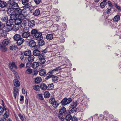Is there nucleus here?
Here are the masks:
<instances>
[{
	"instance_id": "29",
	"label": "nucleus",
	"mask_w": 121,
	"mask_h": 121,
	"mask_svg": "<svg viewBox=\"0 0 121 121\" xmlns=\"http://www.w3.org/2000/svg\"><path fill=\"white\" fill-rule=\"evenodd\" d=\"M24 41V40L21 38L17 41V43L18 45H20L23 43Z\"/></svg>"
},
{
	"instance_id": "63",
	"label": "nucleus",
	"mask_w": 121,
	"mask_h": 121,
	"mask_svg": "<svg viewBox=\"0 0 121 121\" xmlns=\"http://www.w3.org/2000/svg\"><path fill=\"white\" fill-rule=\"evenodd\" d=\"M112 11L110 8H108L107 9V13L108 14H109L111 13Z\"/></svg>"
},
{
	"instance_id": "39",
	"label": "nucleus",
	"mask_w": 121,
	"mask_h": 121,
	"mask_svg": "<svg viewBox=\"0 0 121 121\" xmlns=\"http://www.w3.org/2000/svg\"><path fill=\"white\" fill-rule=\"evenodd\" d=\"M120 16L119 15H117L114 17L113 21L115 22H117L120 19Z\"/></svg>"
},
{
	"instance_id": "43",
	"label": "nucleus",
	"mask_w": 121,
	"mask_h": 121,
	"mask_svg": "<svg viewBox=\"0 0 121 121\" xmlns=\"http://www.w3.org/2000/svg\"><path fill=\"white\" fill-rule=\"evenodd\" d=\"M72 108L68 112L69 114H71L75 112L77 110V108Z\"/></svg>"
},
{
	"instance_id": "34",
	"label": "nucleus",
	"mask_w": 121,
	"mask_h": 121,
	"mask_svg": "<svg viewBox=\"0 0 121 121\" xmlns=\"http://www.w3.org/2000/svg\"><path fill=\"white\" fill-rule=\"evenodd\" d=\"M22 12V10L21 9L17 8L16 9L15 13L18 16L21 14Z\"/></svg>"
},
{
	"instance_id": "20",
	"label": "nucleus",
	"mask_w": 121,
	"mask_h": 121,
	"mask_svg": "<svg viewBox=\"0 0 121 121\" xmlns=\"http://www.w3.org/2000/svg\"><path fill=\"white\" fill-rule=\"evenodd\" d=\"M27 16H25L24 15L22 14H20L18 16V18L20 21L23 20H25L24 19H27L26 17Z\"/></svg>"
},
{
	"instance_id": "52",
	"label": "nucleus",
	"mask_w": 121,
	"mask_h": 121,
	"mask_svg": "<svg viewBox=\"0 0 121 121\" xmlns=\"http://www.w3.org/2000/svg\"><path fill=\"white\" fill-rule=\"evenodd\" d=\"M38 32L37 30L34 29L32 30L31 32V33L32 34L34 35V36H35V35L37 34Z\"/></svg>"
},
{
	"instance_id": "3",
	"label": "nucleus",
	"mask_w": 121,
	"mask_h": 121,
	"mask_svg": "<svg viewBox=\"0 0 121 121\" xmlns=\"http://www.w3.org/2000/svg\"><path fill=\"white\" fill-rule=\"evenodd\" d=\"M63 66H59L58 67H56L55 69H53L51 70L49 72V73L51 74L52 75H54V74H57L59 72V71L61 69L63 68H61Z\"/></svg>"
},
{
	"instance_id": "4",
	"label": "nucleus",
	"mask_w": 121,
	"mask_h": 121,
	"mask_svg": "<svg viewBox=\"0 0 121 121\" xmlns=\"http://www.w3.org/2000/svg\"><path fill=\"white\" fill-rule=\"evenodd\" d=\"M88 107L87 104L86 103H83L79 105L78 109L81 112H83Z\"/></svg>"
},
{
	"instance_id": "14",
	"label": "nucleus",
	"mask_w": 121,
	"mask_h": 121,
	"mask_svg": "<svg viewBox=\"0 0 121 121\" xmlns=\"http://www.w3.org/2000/svg\"><path fill=\"white\" fill-rule=\"evenodd\" d=\"M29 45L31 47H35L36 46V43L35 41L33 40H30L29 42Z\"/></svg>"
},
{
	"instance_id": "1",
	"label": "nucleus",
	"mask_w": 121,
	"mask_h": 121,
	"mask_svg": "<svg viewBox=\"0 0 121 121\" xmlns=\"http://www.w3.org/2000/svg\"><path fill=\"white\" fill-rule=\"evenodd\" d=\"M11 30V28H8L6 27H3L1 28V35L3 36H5L7 34V32Z\"/></svg>"
},
{
	"instance_id": "61",
	"label": "nucleus",
	"mask_w": 121,
	"mask_h": 121,
	"mask_svg": "<svg viewBox=\"0 0 121 121\" xmlns=\"http://www.w3.org/2000/svg\"><path fill=\"white\" fill-rule=\"evenodd\" d=\"M59 41L61 43H64L65 41V39L63 37H62L59 39Z\"/></svg>"
},
{
	"instance_id": "45",
	"label": "nucleus",
	"mask_w": 121,
	"mask_h": 121,
	"mask_svg": "<svg viewBox=\"0 0 121 121\" xmlns=\"http://www.w3.org/2000/svg\"><path fill=\"white\" fill-rule=\"evenodd\" d=\"M44 96L45 98H48L50 96V94L48 92L46 91L44 93Z\"/></svg>"
},
{
	"instance_id": "57",
	"label": "nucleus",
	"mask_w": 121,
	"mask_h": 121,
	"mask_svg": "<svg viewBox=\"0 0 121 121\" xmlns=\"http://www.w3.org/2000/svg\"><path fill=\"white\" fill-rule=\"evenodd\" d=\"M5 110H6L5 107H2L0 106V113H3Z\"/></svg>"
},
{
	"instance_id": "17",
	"label": "nucleus",
	"mask_w": 121,
	"mask_h": 121,
	"mask_svg": "<svg viewBox=\"0 0 121 121\" xmlns=\"http://www.w3.org/2000/svg\"><path fill=\"white\" fill-rule=\"evenodd\" d=\"M19 28V26L17 24H15L14 25L13 27H12V30H13V31H17Z\"/></svg>"
},
{
	"instance_id": "21",
	"label": "nucleus",
	"mask_w": 121,
	"mask_h": 121,
	"mask_svg": "<svg viewBox=\"0 0 121 121\" xmlns=\"http://www.w3.org/2000/svg\"><path fill=\"white\" fill-rule=\"evenodd\" d=\"M53 37V36L52 34H47L46 36V39L48 40H52Z\"/></svg>"
},
{
	"instance_id": "28",
	"label": "nucleus",
	"mask_w": 121,
	"mask_h": 121,
	"mask_svg": "<svg viewBox=\"0 0 121 121\" xmlns=\"http://www.w3.org/2000/svg\"><path fill=\"white\" fill-rule=\"evenodd\" d=\"M30 35V33L28 32H24L22 34V36L23 38H27Z\"/></svg>"
},
{
	"instance_id": "6",
	"label": "nucleus",
	"mask_w": 121,
	"mask_h": 121,
	"mask_svg": "<svg viewBox=\"0 0 121 121\" xmlns=\"http://www.w3.org/2000/svg\"><path fill=\"white\" fill-rule=\"evenodd\" d=\"M49 102L55 108H56L59 104L58 102L56 101L54 98H52L50 99Z\"/></svg>"
},
{
	"instance_id": "37",
	"label": "nucleus",
	"mask_w": 121,
	"mask_h": 121,
	"mask_svg": "<svg viewBox=\"0 0 121 121\" xmlns=\"http://www.w3.org/2000/svg\"><path fill=\"white\" fill-rule=\"evenodd\" d=\"M40 88L43 90H46L47 88V86L44 83H42L41 84Z\"/></svg>"
},
{
	"instance_id": "35",
	"label": "nucleus",
	"mask_w": 121,
	"mask_h": 121,
	"mask_svg": "<svg viewBox=\"0 0 121 121\" xmlns=\"http://www.w3.org/2000/svg\"><path fill=\"white\" fill-rule=\"evenodd\" d=\"M10 40L7 39H5L3 41L2 44L4 46H6L8 45L9 43Z\"/></svg>"
},
{
	"instance_id": "36",
	"label": "nucleus",
	"mask_w": 121,
	"mask_h": 121,
	"mask_svg": "<svg viewBox=\"0 0 121 121\" xmlns=\"http://www.w3.org/2000/svg\"><path fill=\"white\" fill-rule=\"evenodd\" d=\"M39 64L38 62H34L32 64V67L34 69L37 68L39 66Z\"/></svg>"
},
{
	"instance_id": "40",
	"label": "nucleus",
	"mask_w": 121,
	"mask_h": 121,
	"mask_svg": "<svg viewBox=\"0 0 121 121\" xmlns=\"http://www.w3.org/2000/svg\"><path fill=\"white\" fill-rule=\"evenodd\" d=\"M107 4V2L106 1H103L100 3V6L101 8H103Z\"/></svg>"
},
{
	"instance_id": "5",
	"label": "nucleus",
	"mask_w": 121,
	"mask_h": 121,
	"mask_svg": "<svg viewBox=\"0 0 121 121\" xmlns=\"http://www.w3.org/2000/svg\"><path fill=\"white\" fill-rule=\"evenodd\" d=\"M8 6L9 7H12L15 9L18 8V5L17 3L14 2V1H9Z\"/></svg>"
},
{
	"instance_id": "32",
	"label": "nucleus",
	"mask_w": 121,
	"mask_h": 121,
	"mask_svg": "<svg viewBox=\"0 0 121 121\" xmlns=\"http://www.w3.org/2000/svg\"><path fill=\"white\" fill-rule=\"evenodd\" d=\"M14 40L17 41L21 38V36L19 34H16L13 37Z\"/></svg>"
},
{
	"instance_id": "15",
	"label": "nucleus",
	"mask_w": 121,
	"mask_h": 121,
	"mask_svg": "<svg viewBox=\"0 0 121 121\" xmlns=\"http://www.w3.org/2000/svg\"><path fill=\"white\" fill-rule=\"evenodd\" d=\"M7 5V4L6 2L2 1H0V7L2 8H5Z\"/></svg>"
},
{
	"instance_id": "11",
	"label": "nucleus",
	"mask_w": 121,
	"mask_h": 121,
	"mask_svg": "<svg viewBox=\"0 0 121 121\" xmlns=\"http://www.w3.org/2000/svg\"><path fill=\"white\" fill-rule=\"evenodd\" d=\"M9 68L11 69V71H13V68H15L17 69V66L16 65L15 63L13 62H10L9 64Z\"/></svg>"
},
{
	"instance_id": "19",
	"label": "nucleus",
	"mask_w": 121,
	"mask_h": 121,
	"mask_svg": "<svg viewBox=\"0 0 121 121\" xmlns=\"http://www.w3.org/2000/svg\"><path fill=\"white\" fill-rule=\"evenodd\" d=\"M13 93L14 94V96L15 98H16V96L18 93V89L17 88L14 87L13 88Z\"/></svg>"
},
{
	"instance_id": "9",
	"label": "nucleus",
	"mask_w": 121,
	"mask_h": 121,
	"mask_svg": "<svg viewBox=\"0 0 121 121\" xmlns=\"http://www.w3.org/2000/svg\"><path fill=\"white\" fill-rule=\"evenodd\" d=\"M14 22V21L11 19L7 21L6 22V24L7 27L6 28H12V25L13 24Z\"/></svg>"
},
{
	"instance_id": "12",
	"label": "nucleus",
	"mask_w": 121,
	"mask_h": 121,
	"mask_svg": "<svg viewBox=\"0 0 121 121\" xmlns=\"http://www.w3.org/2000/svg\"><path fill=\"white\" fill-rule=\"evenodd\" d=\"M16 9H14L12 7H9L7 13L8 14H12L15 13Z\"/></svg>"
},
{
	"instance_id": "50",
	"label": "nucleus",
	"mask_w": 121,
	"mask_h": 121,
	"mask_svg": "<svg viewBox=\"0 0 121 121\" xmlns=\"http://www.w3.org/2000/svg\"><path fill=\"white\" fill-rule=\"evenodd\" d=\"M39 40L38 43L39 46H42L44 44V42L43 40L41 39Z\"/></svg>"
},
{
	"instance_id": "22",
	"label": "nucleus",
	"mask_w": 121,
	"mask_h": 121,
	"mask_svg": "<svg viewBox=\"0 0 121 121\" xmlns=\"http://www.w3.org/2000/svg\"><path fill=\"white\" fill-rule=\"evenodd\" d=\"M42 79L41 77H37L35 79V82L36 84H38L40 83L42 81Z\"/></svg>"
},
{
	"instance_id": "10",
	"label": "nucleus",
	"mask_w": 121,
	"mask_h": 121,
	"mask_svg": "<svg viewBox=\"0 0 121 121\" xmlns=\"http://www.w3.org/2000/svg\"><path fill=\"white\" fill-rule=\"evenodd\" d=\"M35 39L37 40H40L43 39V37L41 33L38 32L35 35Z\"/></svg>"
},
{
	"instance_id": "27",
	"label": "nucleus",
	"mask_w": 121,
	"mask_h": 121,
	"mask_svg": "<svg viewBox=\"0 0 121 121\" xmlns=\"http://www.w3.org/2000/svg\"><path fill=\"white\" fill-rule=\"evenodd\" d=\"M78 105V102L76 101H73L70 105L71 108H76Z\"/></svg>"
},
{
	"instance_id": "13",
	"label": "nucleus",
	"mask_w": 121,
	"mask_h": 121,
	"mask_svg": "<svg viewBox=\"0 0 121 121\" xmlns=\"http://www.w3.org/2000/svg\"><path fill=\"white\" fill-rule=\"evenodd\" d=\"M27 23L26 20H23L20 21V25L21 27H23L26 26Z\"/></svg>"
},
{
	"instance_id": "62",
	"label": "nucleus",
	"mask_w": 121,
	"mask_h": 121,
	"mask_svg": "<svg viewBox=\"0 0 121 121\" xmlns=\"http://www.w3.org/2000/svg\"><path fill=\"white\" fill-rule=\"evenodd\" d=\"M47 77L46 78V79L48 80V79L50 78L51 77H52V75L50 74H47Z\"/></svg>"
},
{
	"instance_id": "51",
	"label": "nucleus",
	"mask_w": 121,
	"mask_h": 121,
	"mask_svg": "<svg viewBox=\"0 0 121 121\" xmlns=\"http://www.w3.org/2000/svg\"><path fill=\"white\" fill-rule=\"evenodd\" d=\"M23 27L24 28L22 29L23 32H28L29 31V28L28 27L26 26Z\"/></svg>"
},
{
	"instance_id": "44",
	"label": "nucleus",
	"mask_w": 121,
	"mask_h": 121,
	"mask_svg": "<svg viewBox=\"0 0 121 121\" xmlns=\"http://www.w3.org/2000/svg\"><path fill=\"white\" fill-rule=\"evenodd\" d=\"M52 80L53 82H55L57 81L58 79V77L54 75H52Z\"/></svg>"
},
{
	"instance_id": "64",
	"label": "nucleus",
	"mask_w": 121,
	"mask_h": 121,
	"mask_svg": "<svg viewBox=\"0 0 121 121\" xmlns=\"http://www.w3.org/2000/svg\"><path fill=\"white\" fill-rule=\"evenodd\" d=\"M71 119V120L72 121H78V119L77 118L75 117H72V118Z\"/></svg>"
},
{
	"instance_id": "30",
	"label": "nucleus",
	"mask_w": 121,
	"mask_h": 121,
	"mask_svg": "<svg viewBox=\"0 0 121 121\" xmlns=\"http://www.w3.org/2000/svg\"><path fill=\"white\" fill-rule=\"evenodd\" d=\"M25 56H29L31 54V52L30 50H27L24 52Z\"/></svg>"
},
{
	"instance_id": "54",
	"label": "nucleus",
	"mask_w": 121,
	"mask_h": 121,
	"mask_svg": "<svg viewBox=\"0 0 121 121\" xmlns=\"http://www.w3.org/2000/svg\"><path fill=\"white\" fill-rule=\"evenodd\" d=\"M39 86L38 85H35L33 86L34 89L36 91H38L39 90Z\"/></svg>"
},
{
	"instance_id": "53",
	"label": "nucleus",
	"mask_w": 121,
	"mask_h": 121,
	"mask_svg": "<svg viewBox=\"0 0 121 121\" xmlns=\"http://www.w3.org/2000/svg\"><path fill=\"white\" fill-rule=\"evenodd\" d=\"M8 16L7 15H5L3 17L2 20L4 22H6L8 20Z\"/></svg>"
},
{
	"instance_id": "46",
	"label": "nucleus",
	"mask_w": 121,
	"mask_h": 121,
	"mask_svg": "<svg viewBox=\"0 0 121 121\" xmlns=\"http://www.w3.org/2000/svg\"><path fill=\"white\" fill-rule=\"evenodd\" d=\"M54 88V85L52 83L48 85L47 86V89L48 90H51L53 89Z\"/></svg>"
},
{
	"instance_id": "49",
	"label": "nucleus",
	"mask_w": 121,
	"mask_h": 121,
	"mask_svg": "<svg viewBox=\"0 0 121 121\" xmlns=\"http://www.w3.org/2000/svg\"><path fill=\"white\" fill-rule=\"evenodd\" d=\"M58 48L59 49V52H61L64 50V47L63 46L61 45L58 47Z\"/></svg>"
},
{
	"instance_id": "60",
	"label": "nucleus",
	"mask_w": 121,
	"mask_h": 121,
	"mask_svg": "<svg viewBox=\"0 0 121 121\" xmlns=\"http://www.w3.org/2000/svg\"><path fill=\"white\" fill-rule=\"evenodd\" d=\"M13 73L14 74L16 78H19V76L18 75L17 73L14 70H13Z\"/></svg>"
},
{
	"instance_id": "41",
	"label": "nucleus",
	"mask_w": 121,
	"mask_h": 121,
	"mask_svg": "<svg viewBox=\"0 0 121 121\" xmlns=\"http://www.w3.org/2000/svg\"><path fill=\"white\" fill-rule=\"evenodd\" d=\"M72 117L71 114L68 112V114L65 117V119L67 121H69L71 119Z\"/></svg>"
},
{
	"instance_id": "33",
	"label": "nucleus",
	"mask_w": 121,
	"mask_h": 121,
	"mask_svg": "<svg viewBox=\"0 0 121 121\" xmlns=\"http://www.w3.org/2000/svg\"><path fill=\"white\" fill-rule=\"evenodd\" d=\"M33 54L35 56H39L40 54V52L38 50L36 49L34 50L33 52Z\"/></svg>"
},
{
	"instance_id": "7",
	"label": "nucleus",
	"mask_w": 121,
	"mask_h": 121,
	"mask_svg": "<svg viewBox=\"0 0 121 121\" xmlns=\"http://www.w3.org/2000/svg\"><path fill=\"white\" fill-rule=\"evenodd\" d=\"M39 62L40 64H42L44 63L46 61L44 56V54L41 53L39 56Z\"/></svg>"
},
{
	"instance_id": "23",
	"label": "nucleus",
	"mask_w": 121,
	"mask_h": 121,
	"mask_svg": "<svg viewBox=\"0 0 121 121\" xmlns=\"http://www.w3.org/2000/svg\"><path fill=\"white\" fill-rule=\"evenodd\" d=\"M21 121H23L26 119V117L25 115L23 114L19 113L18 115Z\"/></svg>"
},
{
	"instance_id": "24",
	"label": "nucleus",
	"mask_w": 121,
	"mask_h": 121,
	"mask_svg": "<svg viewBox=\"0 0 121 121\" xmlns=\"http://www.w3.org/2000/svg\"><path fill=\"white\" fill-rule=\"evenodd\" d=\"M46 70L44 69H42L39 72V74L41 76H42L45 75L46 74Z\"/></svg>"
},
{
	"instance_id": "2",
	"label": "nucleus",
	"mask_w": 121,
	"mask_h": 121,
	"mask_svg": "<svg viewBox=\"0 0 121 121\" xmlns=\"http://www.w3.org/2000/svg\"><path fill=\"white\" fill-rule=\"evenodd\" d=\"M72 101L71 98H64L60 102V104L62 105L65 106L69 104Z\"/></svg>"
},
{
	"instance_id": "42",
	"label": "nucleus",
	"mask_w": 121,
	"mask_h": 121,
	"mask_svg": "<svg viewBox=\"0 0 121 121\" xmlns=\"http://www.w3.org/2000/svg\"><path fill=\"white\" fill-rule=\"evenodd\" d=\"M9 111H6L5 112L4 115H3V118L5 119L8 117L9 116Z\"/></svg>"
},
{
	"instance_id": "26",
	"label": "nucleus",
	"mask_w": 121,
	"mask_h": 121,
	"mask_svg": "<svg viewBox=\"0 0 121 121\" xmlns=\"http://www.w3.org/2000/svg\"><path fill=\"white\" fill-rule=\"evenodd\" d=\"M35 21L34 20H32L29 22L28 26L30 27H32L34 26L35 25Z\"/></svg>"
},
{
	"instance_id": "48",
	"label": "nucleus",
	"mask_w": 121,
	"mask_h": 121,
	"mask_svg": "<svg viewBox=\"0 0 121 121\" xmlns=\"http://www.w3.org/2000/svg\"><path fill=\"white\" fill-rule=\"evenodd\" d=\"M24 52H21L19 54V57L21 60H23L24 58Z\"/></svg>"
},
{
	"instance_id": "56",
	"label": "nucleus",
	"mask_w": 121,
	"mask_h": 121,
	"mask_svg": "<svg viewBox=\"0 0 121 121\" xmlns=\"http://www.w3.org/2000/svg\"><path fill=\"white\" fill-rule=\"evenodd\" d=\"M114 5L116 7L117 9L118 10L121 12V7L117 4H115Z\"/></svg>"
},
{
	"instance_id": "47",
	"label": "nucleus",
	"mask_w": 121,
	"mask_h": 121,
	"mask_svg": "<svg viewBox=\"0 0 121 121\" xmlns=\"http://www.w3.org/2000/svg\"><path fill=\"white\" fill-rule=\"evenodd\" d=\"M66 111L65 108L64 107L62 108L60 110L59 113L60 114H63L65 113Z\"/></svg>"
},
{
	"instance_id": "59",
	"label": "nucleus",
	"mask_w": 121,
	"mask_h": 121,
	"mask_svg": "<svg viewBox=\"0 0 121 121\" xmlns=\"http://www.w3.org/2000/svg\"><path fill=\"white\" fill-rule=\"evenodd\" d=\"M39 99L40 100H43L44 98L43 97L42 95L41 94H39L38 95Z\"/></svg>"
},
{
	"instance_id": "25",
	"label": "nucleus",
	"mask_w": 121,
	"mask_h": 121,
	"mask_svg": "<svg viewBox=\"0 0 121 121\" xmlns=\"http://www.w3.org/2000/svg\"><path fill=\"white\" fill-rule=\"evenodd\" d=\"M7 48L4 45H3L1 44H0V50L3 52H5L7 50Z\"/></svg>"
},
{
	"instance_id": "18",
	"label": "nucleus",
	"mask_w": 121,
	"mask_h": 121,
	"mask_svg": "<svg viewBox=\"0 0 121 121\" xmlns=\"http://www.w3.org/2000/svg\"><path fill=\"white\" fill-rule=\"evenodd\" d=\"M14 85L16 87H19L20 85V83L18 80L17 79L14 80L13 81Z\"/></svg>"
},
{
	"instance_id": "55",
	"label": "nucleus",
	"mask_w": 121,
	"mask_h": 121,
	"mask_svg": "<svg viewBox=\"0 0 121 121\" xmlns=\"http://www.w3.org/2000/svg\"><path fill=\"white\" fill-rule=\"evenodd\" d=\"M17 47L15 45H13L10 47V49L12 50H14L16 49Z\"/></svg>"
},
{
	"instance_id": "16",
	"label": "nucleus",
	"mask_w": 121,
	"mask_h": 121,
	"mask_svg": "<svg viewBox=\"0 0 121 121\" xmlns=\"http://www.w3.org/2000/svg\"><path fill=\"white\" fill-rule=\"evenodd\" d=\"M10 15H11L10 16L11 19L13 21L16 20L18 17V16H17L16 14L14 13L12 14H10Z\"/></svg>"
},
{
	"instance_id": "8",
	"label": "nucleus",
	"mask_w": 121,
	"mask_h": 121,
	"mask_svg": "<svg viewBox=\"0 0 121 121\" xmlns=\"http://www.w3.org/2000/svg\"><path fill=\"white\" fill-rule=\"evenodd\" d=\"M22 3L24 6L23 8L24 9L28 8L30 6L28 0H21Z\"/></svg>"
},
{
	"instance_id": "38",
	"label": "nucleus",
	"mask_w": 121,
	"mask_h": 121,
	"mask_svg": "<svg viewBox=\"0 0 121 121\" xmlns=\"http://www.w3.org/2000/svg\"><path fill=\"white\" fill-rule=\"evenodd\" d=\"M40 13V10L39 9H37L35 10L33 13L34 16H37L39 15Z\"/></svg>"
},
{
	"instance_id": "58",
	"label": "nucleus",
	"mask_w": 121,
	"mask_h": 121,
	"mask_svg": "<svg viewBox=\"0 0 121 121\" xmlns=\"http://www.w3.org/2000/svg\"><path fill=\"white\" fill-rule=\"evenodd\" d=\"M32 71V70L31 69H29L26 70V72L27 74H29L31 73Z\"/></svg>"
},
{
	"instance_id": "31",
	"label": "nucleus",
	"mask_w": 121,
	"mask_h": 121,
	"mask_svg": "<svg viewBox=\"0 0 121 121\" xmlns=\"http://www.w3.org/2000/svg\"><path fill=\"white\" fill-rule=\"evenodd\" d=\"M35 57L33 55H30L28 58V60L29 62H31L34 60Z\"/></svg>"
}]
</instances>
